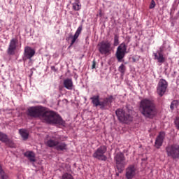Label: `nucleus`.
I'll use <instances>...</instances> for the list:
<instances>
[{
	"instance_id": "1",
	"label": "nucleus",
	"mask_w": 179,
	"mask_h": 179,
	"mask_svg": "<svg viewBox=\"0 0 179 179\" xmlns=\"http://www.w3.org/2000/svg\"><path fill=\"white\" fill-rule=\"evenodd\" d=\"M28 115L37 118L41 117L44 122L46 124H51L52 125H62L65 127V121L59 115L54 111H44V108L41 106H32L28 108Z\"/></svg>"
},
{
	"instance_id": "2",
	"label": "nucleus",
	"mask_w": 179,
	"mask_h": 179,
	"mask_svg": "<svg viewBox=\"0 0 179 179\" xmlns=\"http://www.w3.org/2000/svg\"><path fill=\"white\" fill-rule=\"evenodd\" d=\"M140 113L145 118H153L156 115V104L153 100L144 99L140 103Z\"/></svg>"
},
{
	"instance_id": "3",
	"label": "nucleus",
	"mask_w": 179,
	"mask_h": 179,
	"mask_svg": "<svg viewBox=\"0 0 179 179\" xmlns=\"http://www.w3.org/2000/svg\"><path fill=\"white\" fill-rule=\"evenodd\" d=\"M92 103L94 107H100L101 110H106V107H111L113 101H114V96L113 95L108 97L100 99V96L94 95L90 98Z\"/></svg>"
},
{
	"instance_id": "4",
	"label": "nucleus",
	"mask_w": 179,
	"mask_h": 179,
	"mask_svg": "<svg viewBox=\"0 0 179 179\" xmlns=\"http://www.w3.org/2000/svg\"><path fill=\"white\" fill-rule=\"evenodd\" d=\"M115 114L117 119L120 122L124 124H129L134 120V116H132V110H124L122 109H117L115 111Z\"/></svg>"
},
{
	"instance_id": "5",
	"label": "nucleus",
	"mask_w": 179,
	"mask_h": 179,
	"mask_svg": "<svg viewBox=\"0 0 179 179\" xmlns=\"http://www.w3.org/2000/svg\"><path fill=\"white\" fill-rule=\"evenodd\" d=\"M97 47L101 55H110L113 51V43L108 41H102L98 43Z\"/></svg>"
},
{
	"instance_id": "6",
	"label": "nucleus",
	"mask_w": 179,
	"mask_h": 179,
	"mask_svg": "<svg viewBox=\"0 0 179 179\" xmlns=\"http://www.w3.org/2000/svg\"><path fill=\"white\" fill-rule=\"evenodd\" d=\"M168 157L173 160L179 159V145L177 143L168 145L165 148Z\"/></svg>"
},
{
	"instance_id": "7",
	"label": "nucleus",
	"mask_w": 179,
	"mask_h": 179,
	"mask_svg": "<svg viewBox=\"0 0 179 179\" xmlns=\"http://www.w3.org/2000/svg\"><path fill=\"white\" fill-rule=\"evenodd\" d=\"M106 152H107V146L101 145L93 153L92 157L101 160V162H106L107 160V156H106Z\"/></svg>"
},
{
	"instance_id": "8",
	"label": "nucleus",
	"mask_w": 179,
	"mask_h": 179,
	"mask_svg": "<svg viewBox=\"0 0 179 179\" xmlns=\"http://www.w3.org/2000/svg\"><path fill=\"white\" fill-rule=\"evenodd\" d=\"M115 160L116 162L117 169L119 173H121L127 164L125 162V156H124L122 152H117L115 156Z\"/></svg>"
},
{
	"instance_id": "9",
	"label": "nucleus",
	"mask_w": 179,
	"mask_h": 179,
	"mask_svg": "<svg viewBox=\"0 0 179 179\" xmlns=\"http://www.w3.org/2000/svg\"><path fill=\"white\" fill-rule=\"evenodd\" d=\"M127 48L125 43H122L117 48L116 50V58L118 62H122V59L125 58V54H127Z\"/></svg>"
},
{
	"instance_id": "10",
	"label": "nucleus",
	"mask_w": 179,
	"mask_h": 179,
	"mask_svg": "<svg viewBox=\"0 0 179 179\" xmlns=\"http://www.w3.org/2000/svg\"><path fill=\"white\" fill-rule=\"evenodd\" d=\"M36 55V50L30 46H26L24 50V54L22 56V61H24V64L29 59V62H31V58Z\"/></svg>"
},
{
	"instance_id": "11",
	"label": "nucleus",
	"mask_w": 179,
	"mask_h": 179,
	"mask_svg": "<svg viewBox=\"0 0 179 179\" xmlns=\"http://www.w3.org/2000/svg\"><path fill=\"white\" fill-rule=\"evenodd\" d=\"M167 87H169V83L164 79H160L157 87V94H159L160 97H163L167 90Z\"/></svg>"
},
{
	"instance_id": "12",
	"label": "nucleus",
	"mask_w": 179,
	"mask_h": 179,
	"mask_svg": "<svg viewBox=\"0 0 179 179\" xmlns=\"http://www.w3.org/2000/svg\"><path fill=\"white\" fill-rule=\"evenodd\" d=\"M164 48H166V44H164L160 48L159 51H157V52H154V59L155 61H157L158 65H162V64H164L166 62V57L163 55V52L164 51Z\"/></svg>"
},
{
	"instance_id": "13",
	"label": "nucleus",
	"mask_w": 179,
	"mask_h": 179,
	"mask_svg": "<svg viewBox=\"0 0 179 179\" xmlns=\"http://www.w3.org/2000/svg\"><path fill=\"white\" fill-rule=\"evenodd\" d=\"M83 29V27L82 25H80L78 27L74 36H73L72 34H69V37L66 38V40L67 41H69V40H71V42L70 43V47H72V45H73V44H75L76 40H78L79 36L80 35V33H82Z\"/></svg>"
},
{
	"instance_id": "14",
	"label": "nucleus",
	"mask_w": 179,
	"mask_h": 179,
	"mask_svg": "<svg viewBox=\"0 0 179 179\" xmlns=\"http://www.w3.org/2000/svg\"><path fill=\"white\" fill-rule=\"evenodd\" d=\"M18 41L17 38H12L10 41L8 48L7 49V54L8 55H15L16 52V48H17Z\"/></svg>"
},
{
	"instance_id": "15",
	"label": "nucleus",
	"mask_w": 179,
	"mask_h": 179,
	"mask_svg": "<svg viewBox=\"0 0 179 179\" xmlns=\"http://www.w3.org/2000/svg\"><path fill=\"white\" fill-rule=\"evenodd\" d=\"M61 140V137L59 135H54L50 137L45 143L48 148H57L59 141Z\"/></svg>"
},
{
	"instance_id": "16",
	"label": "nucleus",
	"mask_w": 179,
	"mask_h": 179,
	"mask_svg": "<svg viewBox=\"0 0 179 179\" xmlns=\"http://www.w3.org/2000/svg\"><path fill=\"white\" fill-rule=\"evenodd\" d=\"M136 173H138L136 167L134 165H130L126 169V177L127 179L134 178L136 176Z\"/></svg>"
},
{
	"instance_id": "17",
	"label": "nucleus",
	"mask_w": 179,
	"mask_h": 179,
	"mask_svg": "<svg viewBox=\"0 0 179 179\" xmlns=\"http://www.w3.org/2000/svg\"><path fill=\"white\" fill-rule=\"evenodd\" d=\"M165 136L166 134L164 132H159L155 140V148L157 149H160V147L163 145V142L164 141Z\"/></svg>"
},
{
	"instance_id": "18",
	"label": "nucleus",
	"mask_w": 179,
	"mask_h": 179,
	"mask_svg": "<svg viewBox=\"0 0 179 179\" xmlns=\"http://www.w3.org/2000/svg\"><path fill=\"white\" fill-rule=\"evenodd\" d=\"M63 86L67 90H73V81H72V78H66L63 81Z\"/></svg>"
},
{
	"instance_id": "19",
	"label": "nucleus",
	"mask_w": 179,
	"mask_h": 179,
	"mask_svg": "<svg viewBox=\"0 0 179 179\" xmlns=\"http://www.w3.org/2000/svg\"><path fill=\"white\" fill-rule=\"evenodd\" d=\"M24 156L27 157L31 163H34V162H36V154L33 151L25 152Z\"/></svg>"
},
{
	"instance_id": "20",
	"label": "nucleus",
	"mask_w": 179,
	"mask_h": 179,
	"mask_svg": "<svg viewBox=\"0 0 179 179\" xmlns=\"http://www.w3.org/2000/svg\"><path fill=\"white\" fill-rule=\"evenodd\" d=\"M55 149L58 151L64 152V150H68V145L65 143V142H61L59 140Z\"/></svg>"
},
{
	"instance_id": "21",
	"label": "nucleus",
	"mask_w": 179,
	"mask_h": 179,
	"mask_svg": "<svg viewBox=\"0 0 179 179\" xmlns=\"http://www.w3.org/2000/svg\"><path fill=\"white\" fill-rule=\"evenodd\" d=\"M19 133L21 135L22 138L24 139V141H26L29 138V133H27V130L24 129H20L19 130Z\"/></svg>"
},
{
	"instance_id": "22",
	"label": "nucleus",
	"mask_w": 179,
	"mask_h": 179,
	"mask_svg": "<svg viewBox=\"0 0 179 179\" xmlns=\"http://www.w3.org/2000/svg\"><path fill=\"white\" fill-rule=\"evenodd\" d=\"M118 71L120 72L121 76H124V75H125V71H127V66H125L124 64H122L119 66Z\"/></svg>"
},
{
	"instance_id": "23",
	"label": "nucleus",
	"mask_w": 179,
	"mask_h": 179,
	"mask_svg": "<svg viewBox=\"0 0 179 179\" xmlns=\"http://www.w3.org/2000/svg\"><path fill=\"white\" fill-rule=\"evenodd\" d=\"M0 141L6 143V142H9V138H8V136H6V134L0 132Z\"/></svg>"
},
{
	"instance_id": "24",
	"label": "nucleus",
	"mask_w": 179,
	"mask_h": 179,
	"mask_svg": "<svg viewBox=\"0 0 179 179\" xmlns=\"http://www.w3.org/2000/svg\"><path fill=\"white\" fill-rule=\"evenodd\" d=\"M73 10H80L82 6L80 4L79 1H76L72 3Z\"/></svg>"
},
{
	"instance_id": "25",
	"label": "nucleus",
	"mask_w": 179,
	"mask_h": 179,
	"mask_svg": "<svg viewBox=\"0 0 179 179\" xmlns=\"http://www.w3.org/2000/svg\"><path fill=\"white\" fill-rule=\"evenodd\" d=\"M179 106V101L178 100H173L170 105L171 110H174L175 107H178Z\"/></svg>"
},
{
	"instance_id": "26",
	"label": "nucleus",
	"mask_w": 179,
	"mask_h": 179,
	"mask_svg": "<svg viewBox=\"0 0 179 179\" xmlns=\"http://www.w3.org/2000/svg\"><path fill=\"white\" fill-rule=\"evenodd\" d=\"M118 44H120V37L118 36V35L115 34L114 36L113 45L115 47H117V45H118Z\"/></svg>"
},
{
	"instance_id": "27",
	"label": "nucleus",
	"mask_w": 179,
	"mask_h": 179,
	"mask_svg": "<svg viewBox=\"0 0 179 179\" xmlns=\"http://www.w3.org/2000/svg\"><path fill=\"white\" fill-rule=\"evenodd\" d=\"M0 176L2 179H8V176L5 174V172L2 169V166L0 165Z\"/></svg>"
},
{
	"instance_id": "28",
	"label": "nucleus",
	"mask_w": 179,
	"mask_h": 179,
	"mask_svg": "<svg viewBox=\"0 0 179 179\" xmlns=\"http://www.w3.org/2000/svg\"><path fill=\"white\" fill-rule=\"evenodd\" d=\"M62 179H74L73 176L71 173H64L63 174Z\"/></svg>"
},
{
	"instance_id": "29",
	"label": "nucleus",
	"mask_w": 179,
	"mask_h": 179,
	"mask_svg": "<svg viewBox=\"0 0 179 179\" xmlns=\"http://www.w3.org/2000/svg\"><path fill=\"white\" fill-rule=\"evenodd\" d=\"M174 124L176 128V129L179 130V116L176 117L174 120Z\"/></svg>"
},
{
	"instance_id": "30",
	"label": "nucleus",
	"mask_w": 179,
	"mask_h": 179,
	"mask_svg": "<svg viewBox=\"0 0 179 179\" xmlns=\"http://www.w3.org/2000/svg\"><path fill=\"white\" fill-rule=\"evenodd\" d=\"M156 6V2H155V0L151 1V3L150 5V9H153Z\"/></svg>"
},
{
	"instance_id": "31",
	"label": "nucleus",
	"mask_w": 179,
	"mask_h": 179,
	"mask_svg": "<svg viewBox=\"0 0 179 179\" xmlns=\"http://www.w3.org/2000/svg\"><path fill=\"white\" fill-rule=\"evenodd\" d=\"M94 68H96V62L93 61L92 69H94Z\"/></svg>"
},
{
	"instance_id": "32",
	"label": "nucleus",
	"mask_w": 179,
	"mask_h": 179,
	"mask_svg": "<svg viewBox=\"0 0 179 179\" xmlns=\"http://www.w3.org/2000/svg\"><path fill=\"white\" fill-rule=\"evenodd\" d=\"M51 70L55 71V72H57V70L55 69V66H51Z\"/></svg>"
},
{
	"instance_id": "33",
	"label": "nucleus",
	"mask_w": 179,
	"mask_h": 179,
	"mask_svg": "<svg viewBox=\"0 0 179 179\" xmlns=\"http://www.w3.org/2000/svg\"><path fill=\"white\" fill-rule=\"evenodd\" d=\"M100 16H101V12L99 13Z\"/></svg>"
},
{
	"instance_id": "34",
	"label": "nucleus",
	"mask_w": 179,
	"mask_h": 179,
	"mask_svg": "<svg viewBox=\"0 0 179 179\" xmlns=\"http://www.w3.org/2000/svg\"><path fill=\"white\" fill-rule=\"evenodd\" d=\"M167 47H169V48H170V45H168Z\"/></svg>"
},
{
	"instance_id": "35",
	"label": "nucleus",
	"mask_w": 179,
	"mask_h": 179,
	"mask_svg": "<svg viewBox=\"0 0 179 179\" xmlns=\"http://www.w3.org/2000/svg\"><path fill=\"white\" fill-rule=\"evenodd\" d=\"M10 148H15L14 146H10Z\"/></svg>"
}]
</instances>
